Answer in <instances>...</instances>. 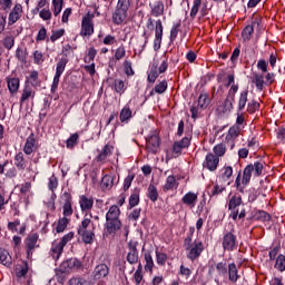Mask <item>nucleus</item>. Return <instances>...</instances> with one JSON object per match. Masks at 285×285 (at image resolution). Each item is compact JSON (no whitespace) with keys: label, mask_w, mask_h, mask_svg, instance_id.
Segmentation results:
<instances>
[{"label":"nucleus","mask_w":285,"mask_h":285,"mask_svg":"<svg viewBox=\"0 0 285 285\" xmlns=\"http://www.w3.org/2000/svg\"><path fill=\"white\" fill-rule=\"evenodd\" d=\"M132 118V110H130V107L128 106H125L121 111H120V115H119V119L121 122L124 121H129V119Z\"/></svg>","instance_id":"72a5a7b5"},{"label":"nucleus","mask_w":285,"mask_h":285,"mask_svg":"<svg viewBox=\"0 0 285 285\" xmlns=\"http://www.w3.org/2000/svg\"><path fill=\"white\" fill-rule=\"evenodd\" d=\"M95 223L92 222V214H85L81 224L78 227V235L81 237L83 244H92L95 242Z\"/></svg>","instance_id":"f03ea898"},{"label":"nucleus","mask_w":285,"mask_h":285,"mask_svg":"<svg viewBox=\"0 0 285 285\" xmlns=\"http://www.w3.org/2000/svg\"><path fill=\"white\" fill-rule=\"evenodd\" d=\"M112 155V146L106 145L97 157V161H106Z\"/></svg>","instance_id":"c756f323"},{"label":"nucleus","mask_w":285,"mask_h":285,"mask_svg":"<svg viewBox=\"0 0 285 285\" xmlns=\"http://www.w3.org/2000/svg\"><path fill=\"white\" fill-rule=\"evenodd\" d=\"M154 90L157 95H164V92L168 90V81L166 80L160 81L155 86Z\"/></svg>","instance_id":"49530a36"},{"label":"nucleus","mask_w":285,"mask_h":285,"mask_svg":"<svg viewBox=\"0 0 285 285\" xmlns=\"http://www.w3.org/2000/svg\"><path fill=\"white\" fill-rule=\"evenodd\" d=\"M79 141V134H72L68 139H67V148L72 150L75 146H77V142Z\"/></svg>","instance_id":"8fccbe9b"},{"label":"nucleus","mask_w":285,"mask_h":285,"mask_svg":"<svg viewBox=\"0 0 285 285\" xmlns=\"http://www.w3.org/2000/svg\"><path fill=\"white\" fill-rule=\"evenodd\" d=\"M216 271H217L218 275L224 277L226 275V273H228V268L226 267V263H218L216 265Z\"/></svg>","instance_id":"338daca9"},{"label":"nucleus","mask_w":285,"mask_h":285,"mask_svg":"<svg viewBox=\"0 0 285 285\" xmlns=\"http://www.w3.org/2000/svg\"><path fill=\"white\" fill-rule=\"evenodd\" d=\"M23 13V7L17 3L9 14V26H14L20 19L21 14Z\"/></svg>","instance_id":"aec40b11"},{"label":"nucleus","mask_w":285,"mask_h":285,"mask_svg":"<svg viewBox=\"0 0 285 285\" xmlns=\"http://www.w3.org/2000/svg\"><path fill=\"white\" fill-rule=\"evenodd\" d=\"M66 66H68V59L61 58L56 65V75L53 77V81L51 85V92H57L59 88V79H61V75L66 70Z\"/></svg>","instance_id":"1a4fd4ad"},{"label":"nucleus","mask_w":285,"mask_h":285,"mask_svg":"<svg viewBox=\"0 0 285 285\" xmlns=\"http://www.w3.org/2000/svg\"><path fill=\"white\" fill-rule=\"evenodd\" d=\"M128 18V9H121L119 7H116L115 12L112 13V22L116 26H121L124 21Z\"/></svg>","instance_id":"a211bd4d"},{"label":"nucleus","mask_w":285,"mask_h":285,"mask_svg":"<svg viewBox=\"0 0 285 285\" xmlns=\"http://www.w3.org/2000/svg\"><path fill=\"white\" fill-rule=\"evenodd\" d=\"M146 150L151 153V155H156L159 153V146H161V138H159V134L157 130H151L148 137L146 138Z\"/></svg>","instance_id":"0eeeda50"},{"label":"nucleus","mask_w":285,"mask_h":285,"mask_svg":"<svg viewBox=\"0 0 285 285\" xmlns=\"http://www.w3.org/2000/svg\"><path fill=\"white\" fill-rule=\"evenodd\" d=\"M242 135V127L234 125L229 128L228 134L225 137L226 141H234Z\"/></svg>","instance_id":"b1692460"},{"label":"nucleus","mask_w":285,"mask_h":285,"mask_svg":"<svg viewBox=\"0 0 285 285\" xmlns=\"http://www.w3.org/2000/svg\"><path fill=\"white\" fill-rule=\"evenodd\" d=\"M0 264L7 266V268L12 266V256H10V253L3 248H0Z\"/></svg>","instance_id":"a878e982"},{"label":"nucleus","mask_w":285,"mask_h":285,"mask_svg":"<svg viewBox=\"0 0 285 285\" xmlns=\"http://www.w3.org/2000/svg\"><path fill=\"white\" fill-rule=\"evenodd\" d=\"M257 110H259V102L255 100H252L250 102H248L247 112H250L253 115V112H257Z\"/></svg>","instance_id":"69168bd1"},{"label":"nucleus","mask_w":285,"mask_h":285,"mask_svg":"<svg viewBox=\"0 0 285 285\" xmlns=\"http://www.w3.org/2000/svg\"><path fill=\"white\" fill-rule=\"evenodd\" d=\"M124 57H126V47L120 46L117 48V50L115 52V59H116V61H121V59H124Z\"/></svg>","instance_id":"052dcab7"},{"label":"nucleus","mask_w":285,"mask_h":285,"mask_svg":"<svg viewBox=\"0 0 285 285\" xmlns=\"http://www.w3.org/2000/svg\"><path fill=\"white\" fill-rule=\"evenodd\" d=\"M28 99H35V90H32V87L26 86L22 90V95L20 97V104H26Z\"/></svg>","instance_id":"bb28decb"},{"label":"nucleus","mask_w":285,"mask_h":285,"mask_svg":"<svg viewBox=\"0 0 285 285\" xmlns=\"http://www.w3.org/2000/svg\"><path fill=\"white\" fill-rule=\"evenodd\" d=\"M109 273H110V267L101 263L95 267L92 272V277L94 279H104V277H108Z\"/></svg>","instance_id":"f3484780"},{"label":"nucleus","mask_w":285,"mask_h":285,"mask_svg":"<svg viewBox=\"0 0 285 285\" xmlns=\"http://www.w3.org/2000/svg\"><path fill=\"white\" fill-rule=\"evenodd\" d=\"M2 46L7 50H12V48H14V36L12 35L6 36L4 39L2 40Z\"/></svg>","instance_id":"79ce46f5"},{"label":"nucleus","mask_w":285,"mask_h":285,"mask_svg":"<svg viewBox=\"0 0 285 285\" xmlns=\"http://www.w3.org/2000/svg\"><path fill=\"white\" fill-rule=\"evenodd\" d=\"M264 170V164L256 161L254 164L247 165L244 168L243 171V179H242V173H238L236 180H235V186L239 193H244V188L250 184V178L253 177V173L255 177H259ZM243 184V186H242Z\"/></svg>","instance_id":"f257e3e1"},{"label":"nucleus","mask_w":285,"mask_h":285,"mask_svg":"<svg viewBox=\"0 0 285 285\" xmlns=\"http://www.w3.org/2000/svg\"><path fill=\"white\" fill-rule=\"evenodd\" d=\"M139 206V190H135L129 197V208Z\"/></svg>","instance_id":"09e8293b"},{"label":"nucleus","mask_w":285,"mask_h":285,"mask_svg":"<svg viewBox=\"0 0 285 285\" xmlns=\"http://www.w3.org/2000/svg\"><path fill=\"white\" fill-rule=\"evenodd\" d=\"M173 188H177V178L170 175L167 177L165 185L163 186L164 193H168V190H173Z\"/></svg>","instance_id":"7c9ffc66"},{"label":"nucleus","mask_w":285,"mask_h":285,"mask_svg":"<svg viewBox=\"0 0 285 285\" xmlns=\"http://www.w3.org/2000/svg\"><path fill=\"white\" fill-rule=\"evenodd\" d=\"M223 248L224 250H235L237 248V236L232 232H227L223 237Z\"/></svg>","instance_id":"4468645a"},{"label":"nucleus","mask_w":285,"mask_h":285,"mask_svg":"<svg viewBox=\"0 0 285 285\" xmlns=\"http://www.w3.org/2000/svg\"><path fill=\"white\" fill-rule=\"evenodd\" d=\"M156 262L158 266H166V262H168V255H166V253L156 250Z\"/></svg>","instance_id":"de8ad7c7"},{"label":"nucleus","mask_w":285,"mask_h":285,"mask_svg":"<svg viewBox=\"0 0 285 285\" xmlns=\"http://www.w3.org/2000/svg\"><path fill=\"white\" fill-rule=\"evenodd\" d=\"M69 285H88V281L81 277H73L69 281Z\"/></svg>","instance_id":"774afa93"},{"label":"nucleus","mask_w":285,"mask_h":285,"mask_svg":"<svg viewBox=\"0 0 285 285\" xmlns=\"http://www.w3.org/2000/svg\"><path fill=\"white\" fill-rule=\"evenodd\" d=\"M38 242H39V234L37 233L29 234L24 239V250L27 253L28 259L32 257L35 253V248H39Z\"/></svg>","instance_id":"9d476101"},{"label":"nucleus","mask_w":285,"mask_h":285,"mask_svg":"<svg viewBox=\"0 0 285 285\" xmlns=\"http://www.w3.org/2000/svg\"><path fill=\"white\" fill-rule=\"evenodd\" d=\"M253 32H255V28L252 24L246 26L242 32L243 39L245 41H250V37H253Z\"/></svg>","instance_id":"37998d69"},{"label":"nucleus","mask_w":285,"mask_h":285,"mask_svg":"<svg viewBox=\"0 0 285 285\" xmlns=\"http://www.w3.org/2000/svg\"><path fill=\"white\" fill-rule=\"evenodd\" d=\"M63 197L65 204L62 206V215L67 218L72 217V213H75L72 209V196H70L69 193H65Z\"/></svg>","instance_id":"412c9836"},{"label":"nucleus","mask_w":285,"mask_h":285,"mask_svg":"<svg viewBox=\"0 0 285 285\" xmlns=\"http://www.w3.org/2000/svg\"><path fill=\"white\" fill-rule=\"evenodd\" d=\"M112 89L115 92H118V95H124V92H126V82H124L121 79H115Z\"/></svg>","instance_id":"473e14b6"},{"label":"nucleus","mask_w":285,"mask_h":285,"mask_svg":"<svg viewBox=\"0 0 285 285\" xmlns=\"http://www.w3.org/2000/svg\"><path fill=\"white\" fill-rule=\"evenodd\" d=\"M119 215H121V209H119V206L112 205L109 207L106 214L105 224L108 235H115L117 230H121V220L119 219Z\"/></svg>","instance_id":"7ed1b4c3"},{"label":"nucleus","mask_w":285,"mask_h":285,"mask_svg":"<svg viewBox=\"0 0 285 285\" xmlns=\"http://www.w3.org/2000/svg\"><path fill=\"white\" fill-rule=\"evenodd\" d=\"M253 83H255L257 90H264V75L255 73L253 77Z\"/></svg>","instance_id":"ea45409f"},{"label":"nucleus","mask_w":285,"mask_h":285,"mask_svg":"<svg viewBox=\"0 0 285 285\" xmlns=\"http://www.w3.org/2000/svg\"><path fill=\"white\" fill-rule=\"evenodd\" d=\"M52 7L55 17H59L63 10V0H52Z\"/></svg>","instance_id":"c03bdc74"},{"label":"nucleus","mask_w":285,"mask_h":285,"mask_svg":"<svg viewBox=\"0 0 285 285\" xmlns=\"http://www.w3.org/2000/svg\"><path fill=\"white\" fill-rule=\"evenodd\" d=\"M124 70L127 77H132L135 75V70H132V62H130V60L124 61Z\"/></svg>","instance_id":"13d9d810"},{"label":"nucleus","mask_w":285,"mask_h":285,"mask_svg":"<svg viewBox=\"0 0 285 285\" xmlns=\"http://www.w3.org/2000/svg\"><path fill=\"white\" fill-rule=\"evenodd\" d=\"M247 101H248V90H245L240 94V97L238 100V110H244V108H246Z\"/></svg>","instance_id":"a18cd8bd"},{"label":"nucleus","mask_w":285,"mask_h":285,"mask_svg":"<svg viewBox=\"0 0 285 285\" xmlns=\"http://www.w3.org/2000/svg\"><path fill=\"white\" fill-rule=\"evenodd\" d=\"M207 106H210V96H208L207 92H203L198 97L197 107L195 106L190 107L191 119H197L199 115V108L202 110H206Z\"/></svg>","instance_id":"6e6552de"},{"label":"nucleus","mask_w":285,"mask_h":285,"mask_svg":"<svg viewBox=\"0 0 285 285\" xmlns=\"http://www.w3.org/2000/svg\"><path fill=\"white\" fill-rule=\"evenodd\" d=\"M97 57V49L95 47H90L88 49V53L85 57V63H90L91 61H95V58Z\"/></svg>","instance_id":"603ef678"},{"label":"nucleus","mask_w":285,"mask_h":285,"mask_svg":"<svg viewBox=\"0 0 285 285\" xmlns=\"http://www.w3.org/2000/svg\"><path fill=\"white\" fill-rule=\"evenodd\" d=\"M69 223H70V220L67 217L60 218L56 226V233H63V230H66V228H68Z\"/></svg>","instance_id":"a19ab883"},{"label":"nucleus","mask_w":285,"mask_h":285,"mask_svg":"<svg viewBox=\"0 0 285 285\" xmlns=\"http://www.w3.org/2000/svg\"><path fill=\"white\" fill-rule=\"evenodd\" d=\"M73 237H75V233L69 232L60 240H53L52 247H51V256L55 259H59V257L63 253V248L66 247V244H68V242H71Z\"/></svg>","instance_id":"39448f33"},{"label":"nucleus","mask_w":285,"mask_h":285,"mask_svg":"<svg viewBox=\"0 0 285 285\" xmlns=\"http://www.w3.org/2000/svg\"><path fill=\"white\" fill-rule=\"evenodd\" d=\"M147 197L150 199V202H157L159 198V191H157V187H155V185L150 184L148 186Z\"/></svg>","instance_id":"f704fd0d"},{"label":"nucleus","mask_w":285,"mask_h":285,"mask_svg":"<svg viewBox=\"0 0 285 285\" xmlns=\"http://www.w3.org/2000/svg\"><path fill=\"white\" fill-rule=\"evenodd\" d=\"M199 8H202V0H194V4L190 10L191 19H195L197 17V12H199Z\"/></svg>","instance_id":"4d7b16f0"},{"label":"nucleus","mask_w":285,"mask_h":285,"mask_svg":"<svg viewBox=\"0 0 285 285\" xmlns=\"http://www.w3.org/2000/svg\"><path fill=\"white\" fill-rule=\"evenodd\" d=\"M242 206V196L239 195H234L228 203V209L229 210H235V208Z\"/></svg>","instance_id":"c9c22d12"},{"label":"nucleus","mask_w":285,"mask_h":285,"mask_svg":"<svg viewBox=\"0 0 285 285\" xmlns=\"http://www.w3.org/2000/svg\"><path fill=\"white\" fill-rule=\"evenodd\" d=\"M115 179H117L115 174L105 175L100 183L101 188H104V190H110V188L115 186Z\"/></svg>","instance_id":"5701e85b"},{"label":"nucleus","mask_w":285,"mask_h":285,"mask_svg":"<svg viewBox=\"0 0 285 285\" xmlns=\"http://www.w3.org/2000/svg\"><path fill=\"white\" fill-rule=\"evenodd\" d=\"M22 150L24 155H32V153H37V150H39V140H37L35 134L27 137Z\"/></svg>","instance_id":"f8f14e48"},{"label":"nucleus","mask_w":285,"mask_h":285,"mask_svg":"<svg viewBox=\"0 0 285 285\" xmlns=\"http://www.w3.org/2000/svg\"><path fill=\"white\" fill-rule=\"evenodd\" d=\"M14 166L18 168V170H26V167L28 166V161L26 160V156L22 151L18 153L14 156Z\"/></svg>","instance_id":"393cba45"},{"label":"nucleus","mask_w":285,"mask_h":285,"mask_svg":"<svg viewBox=\"0 0 285 285\" xmlns=\"http://www.w3.org/2000/svg\"><path fill=\"white\" fill-rule=\"evenodd\" d=\"M151 14L154 17H161V14H164V2L161 1L156 2L151 8Z\"/></svg>","instance_id":"e433bc0d"},{"label":"nucleus","mask_w":285,"mask_h":285,"mask_svg":"<svg viewBox=\"0 0 285 285\" xmlns=\"http://www.w3.org/2000/svg\"><path fill=\"white\" fill-rule=\"evenodd\" d=\"M275 268H277V271H279L281 273H284V271H285V256L284 255H279L276 258Z\"/></svg>","instance_id":"6e6d98bb"},{"label":"nucleus","mask_w":285,"mask_h":285,"mask_svg":"<svg viewBox=\"0 0 285 285\" xmlns=\"http://www.w3.org/2000/svg\"><path fill=\"white\" fill-rule=\"evenodd\" d=\"M235 99L230 98V96H227V98L224 101V109L223 112H230L233 110V102Z\"/></svg>","instance_id":"680f3d73"},{"label":"nucleus","mask_w":285,"mask_h":285,"mask_svg":"<svg viewBox=\"0 0 285 285\" xmlns=\"http://www.w3.org/2000/svg\"><path fill=\"white\" fill-rule=\"evenodd\" d=\"M213 150H214L215 157H218V159H219V157H224L226 155V144L220 142V144L216 145L213 148Z\"/></svg>","instance_id":"4c0bfd02"},{"label":"nucleus","mask_w":285,"mask_h":285,"mask_svg":"<svg viewBox=\"0 0 285 285\" xmlns=\"http://www.w3.org/2000/svg\"><path fill=\"white\" fill-rule=\"evenodd\" d=\"M80 210L82 213H90L92 206H95V199L86 195L80 196L79 198Z\"/></svg>","instance_id":"6ab92c4d"},{"label":"nucleus","mask_w":285,"mask_h":285,"mask_svg":"<svg viewBox=\"0 0 285 285\" xmlns=\"http://www.w3.org/2000/svg\"><path fill=\"white\" fill-rule=\"evenodd\" d=\"M46 61V58L43 57V52L36 50L33 52V63L37 66H41Z\"/></svg>","instance_id":"5fc2aeb1"},{"label":"nucleus","mask_w":285,"mask_h":285,"mask_svg":"<svg viewBox=\"0 0 285 285\" xmlns=\"http://www.w3.org/2000/svg\"><path fill=\"white\" fill-rule=\"evenodd\" d=\"M92 19H95V14L90 12L82 17L80 37L90 38L95 35V22H92Z\"/></svg>","instance_id":"423d86ee"},{"label":"nucleus","mask_w":285,"mask_h":285,"mask_svg":"<svg viewBox=\"0 0 285 285\" xmlns=\"http://www.w3.org/2000/svg\"><path fill=\"white\" fill-rule=\"evenodd\" d=\"M179 28H181V23H180V22L176 23V24L171 28V30H170V37H169L171 43H173V41H175V39H177V35H179Z\"/></svg>","instance_id":"e2e57ef3"},{"label":"nucleus","mask_w":285,"mask_h":285,"mask_svg":"<svg viewBox=\"0 0 285 285\" xmlns=\"http://www.w3.org/2000/svg\"><path fill=\"white\" fill-rule=\"evenodd\" d=\"M190 146V137L185 136L181 140L175 141L171 148L173 157L177 158L185 148Z\"/></svg>","instance_id":"9b49d317"},{"label":"nucleus","mask_w":285,"mask_h":285,"mask_svg":"<svg viewBox=\"0 0 285 285\" xmlns=\"http://www.w3.org/2000/svg\"><path fill=\"white\" fill-rule=\"evenodd\" d=\"M157 70H158V63L154 62L147 76V80L149 83H155V81H157V77H159V71Z\"/></svg>","instance_id":"cd10ccee"},{"label":"nucleus","mask_w":285,"mask_h":285,"mask_svg":"<svg viewBox=\"0 0 285 285\" xmlns=\"http://www.w3.org/2000/svg\"><path fill=\"white\" fill-rule=\"evenodd\" d=\"M256 219H259L261 222H269L271 220V215L264 210H258L255 214Z\"/></svg>","instance_id":"0e129e2a"},{"label":"nucleus","mask_w":285,"mask_h":285,"mask_svg":"<svg viewBox=\"0 0 285 285\" xmlns=\"http://www.w3.org/2000/svg\"><path fill=\"white\" fill-rule=\"evenodd\" d=\"M39 17L42 21H50V19H52V11L48 8H43L39 11Z\"/></svg>","instance_id":"3c124183"},{"label":"nucleus","mask_w":285,"mask_h":285,"mask_svg":"<svg viewBox=\"0 0 285 285\" xmlns=\"http://www.w3.org/2000/svg\"><path fill=\"white\" fill-rule=\"evenodd\" d=\"M9 92L14 94L19 90V79L10 78L7 80Z\"/></svg>","instance_id":"58836bf2"},{"label":"nucleus","mask_w":285,"mask_h":285,"mask_svg":"<svg viewBox=\"0 0 285 285\" xmlns=\"http://www.w3.org/2000/svg\"><path fill=\"white\" fill-rule=\"evenodd\" d=\"M16 58L21 63H26V59H28V52L26 50L21 49V48H18L16 50Z\"/></svg>","instance_id":"864d4df0"},{"label":"nucleus","mask_w":285,"mask_h":285,"mask_svg":"<svg viewBox=\"0 0 285 285\" xmlns=\"http://www.w3.org/2000/svg\"><path fill=\"white\" fill-rule=\"evenodd\" d=\"M197 193L188 191L183 196L181 202L183 204H185V206H188V208H195V206L197 205Z\"/></svg>","instance_id":"4be33fe9"},{"label":"nucleus","mask_w":285,"mask_h":285,"mask_svg":"<svg viewBox=\"0 0 285 285\" xmlns=\"http://www.w3.org/2000/svg\"><path fill=\"white\" fill-rule=\"evenodd\" d=\"M184 246L186 250H189L187 257L191 259V262H195V259L199 258L202 253H204V244L202 240H195L193 243V237L190 236L185 238Z\"/></svg>","instance_id":"20e7f679"},{"label":"nucleus","mask_w":285,"mask_h":285,"mask_svg":"<svg viewBox=\"0 0 285 285\" xmlns=\"http://www.w3.org/2000/svg\"><path fill=\"white\" fill-rule=\"evenodd\" d=\"M163 37H164V24L161 23V20H157L155 26V40H154L155 50H159L161 48Z\"/></svg>","instance_id":"dca6fc26"},{"label":"nucleus","mask_w":285,"mask_h":285,"mask_svg":"<svg viewBox=\"0 0 285 285\" xmlns=\"http://www.w3.org/2000/svg\"><path fill=\"white\" fill-rule=\"evenodd\" d=\"M203 166L207 168V170H210V173H215L219 166V157L215 156L213 153L207 154Z\"/></svg>","instance_id":"2eb2a0df"},{"label":"nucleus","mask_w":285,"mask_h":285,"mask_svg":"<svg viewBox=\"0 0 285 285\" xmlns=\"http://www.w3.org/2000/svg\"><path fill=\"white\" fill-rule=\"evenodd\" d=\"M228 275H229V282H233V284H236L237 279H239L237 265H235V263H232L228 265Z\"/></svg>","instance_id":"c85d7f7f"},{"label":"nucleus","mask_w":285,"mask_h":285,"mask_svg":"<svg viewBox=\"0 0 285 285\" xmlns=\"http://www.w3.org/2000/svg\"><path fill=\"white\" fill-rule=\"evenodd\" d=\"M63 35H66L65 29L53 30L50 36V41H52V43H55V41H57L58 39H61V37H63Z\"/></svg>","instance_id":"bf43d9fd"},{"label":"nucleus","mask_w":285,"mask_h":285,"mask_svg":"<svg viewBox=\"0 0 285 285\" xmlns=\"http://www.w3.org/2000/svg\"><path fill=\"white\" fill-rule=\"evenodd\" d=\"M144 257L146 262L145 271L153 275V269L155 268V261L153 259V255H150V253H145Z\"/></svg>","instance_id":"2f4dec72"},{"label":"nucleus","mask_w":285,"mask_h":285,"mask_svg":"<svg viewBox=\"0 0 285 285\" xmlns=\"http://www.w3.org/2000/svg\"><path fill=\"white\" fill-rule=\"evenodd\" d=\"M137 246H139V243L137 240H130L128 243V254H127V262L128 264H137L139 262V252L137 250Z\"/></svg>","instance_id":"ddd939ff"}]
</instances>
